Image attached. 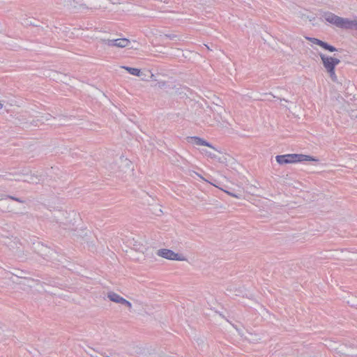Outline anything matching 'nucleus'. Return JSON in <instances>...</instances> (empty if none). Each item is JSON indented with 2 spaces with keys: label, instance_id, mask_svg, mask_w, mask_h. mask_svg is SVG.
I'll return each mask as SVG.
<instances>
[{
  "label": "nucleus",
  "instance_id": "obj_25",
  "mask_svg": "<svg viewBox=\"0 0 357 357\" xmlns=\"http://www.w3.org/2000/svg\"><path fill=\"white\" fill-rule=\"evenodd\" d=\"M220 190H223L225 193H227V195L233 197H236V198H238L239 197L238 195H236V194L233 193V192H231L229 191H227L226 190H223L222 188H220Z\"/></svg>",
  "mask_w": 357,
  "mask_h": 357
},
{
  "label": "nucleus",
  "instance_id": "obj_11",
  "mask_svg": "<svg viewBox=\"0 0 357 357\" xmlns=\"http://www.w3.org/2000/svg\"><path fill=\"white\" fill-rule=\"evenodd\" d=\"M305 38L307 40H309L310 42H311L312 44L319 45L321 47H322L323 49L328 50L329 52H333L336 51V48L335 47L330 45L328 43H326L319 39H317L315 38H311V37H306Z\"/></svg>",
  "mask_w": 357,
  "mask_h": 357
},
{
  "label": "nucleus",
  "instance_id": "obj_8",
  "mask_svg": "<svg viewBox=\"0 0 357 357\" xmlns=\"http://www.w3.org/2000/svg\"><path fill=\"white\" fill-rule=\"evenodd\" d=\"M214 159L217 160L220 163L224 164L225 166L234 169L238 165L236 160L226 153L220 151L215 152Z\"/></svg>",
  "mask_w": 357,
  "mask_h": 357
},
{
  "label": "nucleus",
  "instance_id": "obj_36",
  "mask_svg": "<svg viewBox=\"0 0 357 357\" xmlns=\"http://www.w3.org/2000/svg\"><path fill=\"white\" fill-rule=\"evenodd\" d=\"M0 199H2V195L0 194Z\"/></svg>",
  "mask_w": 357,
  "mask_h": 357
},
{
  "label": "nucleus",
  "instance_id": "obj_24",
  "mask_svg": "<svg viewBox=\"0 0 357 357\" xmlns=\"http://www.w3.org/2000/svg\"><path fill=\"white\" fill-rule=\"evenodd\" d=\"M347 303L352 307H357V297L352 296L349 300L347 301Z\"/></svg>",
  "mask_w": 357,
  "mask_h": 357
},
{
  "label": "nucleus",
  "instance_id": "obj_17",
  "mask_svg": "<svg viewBox=\"0 0 357 357\" xmlns=\"http://www.w3.org/2000/svg\"><path fill=\"white\" fill-rule=\"evenodd\" d=\"M208 149H202L200 152L212 158V159H214V157L215 156V152H217L218 149H216L215 147H213L211 144V146H207Z\"/></svg>",
  "mask_w": 357,
  "mask_h": 357
},
{
  "label": "nucleus",
  "instance_id": "obj_23",
  "mask_svg": "<svg viewBox=\"0 0 357 357\" xmlns=\"http://www.w3.org/2000/svg\"><path fill=\"white\" fill-rule=\"evenodd\" d=\"M153 86L158 87L159 89H167L168 84L167 82L159 79L157 83H154Z\"/></svg>",
  "mask_w": 357,
  "mask_h": 357
},
{
  "label": "nucleus",
  "instance_id": "obj_16",
  "mask_svg": "<svg viewBox=\"0 0 357 357\" xmlns=\"http://www.w3.org/2000/svg\"><path fill=\"white\" fill-rule=\"evenodd\" d=\"M18 283L20 284L24 285V286H27L30 288L34 287L39 284V282L38 280H35L31 278H29V277H27V275L26 276V278L24 280L19 282Z\"/></svg>",
  "mask_w": 357,
  "mask_h": 357
},
{
  "label": "nucleus",
  "instance_id": "obj_5",
  "mask_svg": "<svg viewBox=\"0 0 357 357\" xmlns=\"http://www.w3.org/2000/svg\"><path fill=\"white\" fill-rule=\"evenodd\" d=\"M156 254L158 257L168 260L178 261H187L186 257L183 254L175 252L173 250L167 248L158 250Z\"/></svg>",
  "mask_w": 357,
  "mask_h": 357
},
{
  "label": "nucleus",
  "instance_id": "obj_32",
  "mask_svg": "<svg viewBox=\"0 0 357 357\" xmlns=\"http://www.w3.org/2000/svg\"><path fill=\"white\" fill-rule=\"evenodd\" d=\"M15 201L17 202H20V203H24V201L22 200L20 198L15 199Z\"/></svg>",
  "mask_w": 357,
  "mask_h": 357
},
{
  "label": "nucleus",
  "instance_id": "obj_20",
  "mask_svg": "<svg viewBox=\"0 0 357 357\" xmlns=\"http://www.w3.org/2000/svg\"><path fill=\"white\" fill-rule=\"evenodd\" d=\"M346 29L357 30V17L352 19L347 18Z\"/></svg>",
  "mask_w": 357,
  "mask_h": 357
},
{
  "label": "nucleus",
  "instance_id": "obj_6",
  "mask_svg": "<svg viewBox=\"0 0 357 357\" xmlns=\"http://www.w3.org/2000/svg\"><path fill=\"white\" fill-rule=\"evenodd\" d=\"M107 298L111 302L116 304H120L121 305L125 307L130 312H131L132 310L133 306L132 303L114 291H107Z\"/></svg>",
  "mask_w": 357,
  "mask_h": 357
},
{
  "label": "nucleus",
  "instance_id": "obj_27",
  "mask_svg": "<svg viewBox=\"0 0 357 357\" xmlns=\"http://www.w3.org/2000/svg\"><path fill=\"white\" fill-rule=\"evenodd\" d=\"M21 252H22V250L20 249V248L17 247L16 250L15 251V254L20 257Z\"/></svg>",
  "mask_w": 357,
  "mask_h": 357
},
{
  "label": "nucleus",
  "instance_id": "obj_22",
  "mask_svg": "<svg viewBox=\"0 0 357 357\" xmlns=\"http://www.w3.org/2000/svg\"><path fill=\"white\" fill-rule=\"evenodd\" d=\"M142 77H140L143 81L149 82V77H153V74L150 70L142 71Z\"/></svg>",
  "mask_w": 357,
  "mask_h": 357
},
{
  "label": "nucleus",
  "instance_id": "obj_4",
  "mask_svg": "<svg viewBox=\"0 0 357 357\" xmlns=\"http://www.w3.org/2000/svg\"><path fill=\"white\" fill-rule=\"evenodd\" d=\"M275 160L280 165L291 164L303 161H319L317 158L310 155L295 153L277 155Z\"/></svg>",
  "mask_w": 357,
  "mask_h": 357
},
{
  "label": "nucleus",
  "instance_id": "obj_30",
  "mask_svg": "<svg viewBox=\"0 0 357 357\" xmlns=\"http://www.w3.org/2000/svg\"><path fill=\"white\" fill-rule=\"evenodd\" d=\"M13 244H17V243L15 242V241L12 242V244H10L9 245L10 246V249H11V250H14L15 249V248L13 247Z\"/></svg>",
  "mask_w": 357,
  "mask_h": 357
},
{
  "label": "nucleus",
  "instance_id": "obj_1",
  "mask_svg": "<svg viewBox=\"0 0 357 357\" xmlns=\"http://www.w3.org/2000/svg\"><path fill=\"white\" fill-rule=\"evenodd\" d=\"M59 227L68 234L75 236L77 229L79 215L75 211H59L56 215Z\"/></svg>",
  "mask_w": 357,
  "mask_h": 357
},
{
  "label": "nucleus",
  "instance_id": "obj_34",
  "mask_svg": "<svg viewBox=\"0 0 357 357\" xmlns=\"http://www.w3.org/2000/svg\"><path fill=\"white\" fill-rule=\"evenodd\" d=\"M9 198L15 201V199H17V197H13V196H9Z\"/></svg>",
  "mask_w": 357,
  "mask_h": 357
},
{
  "label": "nucleus",
  "instance_id": "obj_35",
  "mask_svg": "<svg viewBox=\"0 0 357 357\" xmlns=\"http://www.w3.org/2000/svg\"><path fill=\"white\" fill-rule=\"evenodd\" d=\"M212 185H213V186H215V187H218L215 184H213L212 183H211Z\"/></svg>",
  "mask_w": 357,
  "mask_h": 357
},
{
  "label": "nucleus",
  "instance_id": "obj_10",
  "mask_svg": "<svg viewBox=\"0 0 357 357\" xmlns=\"http://www.w3.org/2000/svg\"><path fill=\"white\" fill-rule=\"evenodd\" d=\"M333 106L338 112H342L348 109L349 103L340 94H337L335 98Z\"/></svg>",
  "mask_w": 357,
  "mask_h": 357
},
{
  "label": "nucleus",
  "instance_id": "obj_3",
  "mask_svg": "<svg viewBox=\"0 0 357 357\" xmlns=\"http://www.w3.org/2000/svg\"><path fill=\"white\" fill-rule=\"evenodd\" d=\"M319 55L322 61L324 68L329 77L332 81L337 82V77L335 74V66L340 63V60L337 58L332 57L323 53H319Z\"/></svg>",
  "mask_w": 357,
  "mask_h": 357
},
{
  "label": "nucleus",
  "instance_id": "obj_21",
  "mask_svg": "<svg viewBox=\"0 0 357 357\" xmlns=\"http://www.w3.org/2000/svg\"><path fill=\"white\" fill-rule=\"evenodd\" d=\"M123 68L126 69L129 73L138 77H142V71L135 68L123 66Z\"/></svg>",
  "mask_w": 357,
  "mask_h": 357
},
{
  "label": "nucleus",
  "instance_id": "obj_33",
  "mask_svg": "<svg viewBox=\"0 0 357 357\" xmlns=\"http://www.w3.org/2000/svg\"><path fill=\"white\" fill-rule=\"evenodd\" d=\"M197 174V176H198L199 178H201L202 180H204V181H206V182H208L206 179H205L204 177H202L200 174Z\"/></svg>",
  "mask_w": 357,
  "mask_h": 357
},
{
  "label": "nucleus",
  "instance_id": "obj_7",
  "mask_svg": "<svg viewBox=\"0 0 357 357\" xmlns=\"http://www.w3.org/2000/svg\"><path fill=\"white\" fill-rule=\"evenodd\" d=\"M324 20L338 28L345 29L347 26V18L339 17L332 13H325L323 15Z\"/></svg>",
  "mask_w": 357,
  "mask_h": 357
},
{
  "label": "nucleus",
  "instance_id": "obj_31",
  "mask_svg": "<svg viewBox=\"0 0 357 357\" xmlns=\"http://www.w3.org/2000/svg\"><path fill=\"white\" fill-rule=\"evenodd\" d=\"M280 100L281 104H282V105H284V104L282 103V102H288V100H286V99H284V98H283V99H282V98H280Z\"/></svg>",
  "mask_w": 357,
  "mask_h": 357
},
{
  "label": "nucleus",
  "instance_id": "obj_14",
  "mask_svg": "<svg viewBox=\"0 0 357 357\" xmlns=\"http://www.w3.org/2000/svg\"><path fill=\"white\" fill-rule=\"evenodd\" d=\"M188 140L189 142L197 146H211V144L198 137H190L188 138Z\"/></svg>",
  "mask_w": 357,
  "mask_h": 357
},
{
  "label": "nucleus",
  "instance_id": "obj_28",
  "mask_svg": "<svg viewBox=\"0 0 357 357\" xmlns=\"http://www.w3.org/2000/svg\"><path fill=\"white\" fill-rule=\"evenodd\" d=\"M5 105V101L0 100V109H3Z\"/></svg>",
  "mask_w": 357,
  "mask_h": 357
},
{
  "label": "nucleus",
  "instance_id": "obj_29",
  "mask_svg": "<svg viewBox=\"0 0 357 357\" xmlns=\"http://www.w3.org/2000/svg\"><path fill=\"white\" fill-rule=\"evenodd\" d=\"M167 36L172 40L176 39L177 38V36L176 35H167Z\"/></svg>",
  "mask_w": 357,
  "mask_h": 357
},
{
  "label": "nucleus",
  "instance_id": "obj_12",
  "mask_svg": "<svg viewBox=\"0 0 357 357\" xmlns=\"http://www.w3.org/2000/svg\"><path fill=\"white\" fill-rule=\"evenodd\" d=\"M211 110L213 112V119L215 121H220L222 119V114L225 112L222 106L215 105L213 107H211Z\"/></svg>",
  "mask_w": 357,
  "mask_h": 357
},
{
  "label": "nucleus",
  "instance_id": "obj_18",
  "mask_svg": "<svg viewBox=\"0 0 357 357\" xmlns=\"http://www.w3.org/2000/svg\"><path fill=\"white\" fill-rule=\"evenodd\" d=\"M133 241H134V243L132 245L133 248L136 251L144 252V250H143L144 248V242H145V241H143L141 238H133Z\"/></svg>",
  "mask_w": 357,
  "mask_h": 357
},
{
  "label": "nucleus",
  "instance_id": "obj_19",
  "mask_svg": "<svg viewBox=\"0 0 357 357\" xmlns=\"http://www.w3.org/2000/svg\"><path fill=\"white\" fill-rule=\"evenodd\" d=\"M54 78L55 79H56L57 81L62 82L67 84H70V78L68 75H67L66 74H63L61 73H56V74L54 75Z\"/></svg>",
  "mask_w": 357,
  "mask_h": 357
},
{
  "label": "nucleus",
  "instance_id": "obj_9",
  "mask_svg": "<svg viewBox=\"0 0 357 357\" xmlns=\"http://www.w3.org/2000/svg\"><path fill=\"white\" fill-rule=\"evenodd\" d=\"M102 41L108 46L120 48L128 47L130 44V41L127 38L107 39Z\"/></svg>",
  "mask_w": 357,
  "mask_h": 357
},
{
  "label": "nucleus",
  "instance_id": "obj_15",
  "mask_svg": "<svg viewBox=\"0 0 357 357\" xmlns=\"http://www.w3.org/2000/svg\"><path fill=\"white\" fill-rule=\"evenodd\" d=\"M83 1L84 0H63V3L70 8L80 10V6Z\"/></svg>",
  "mask_w": 357,
  "mask_h": 357
},
{
  "label": "nucleus",
  "instance_id": "obj_2",
  "mask_svg": "<svg viewBox=\"0 0 357 357\" xmlns=\"http://www.w3.org/2000/svg\"><path fill=\"white\" fill-rule=\"evenodd\" d=\"M105 168L108 172L117 176H122L133 171L132 162L124 155L116 156L112 161L108 162Z\"/></svg>",
  "mask_w": 357,
  "mask_h": 357
},
{
  "label": "nucleus",
  "instance_id": "obj_13",
  "mask_svg": "<svg viewBox=\"0 0 357 357\" xmlns=\"http://www.w3.org/2000/svg\"><path fill=\"white\" fill-rule=\"evenodd\" d=\"M10 277H9V279L12 280L13 282L18 283L16 280V279H22L24 280L26 276L28 275V273L22 270H16L13 273H10Z\"/></svg>",
  "mask_w": 357,
  "mask_h": 357
},
{
  "label": "nucleus",
  "instance_id": "obj_26",
  "mask_svg": "<svg viewBox=\"0 0 357 357\" xmlns=\"http://www.w3.org/2000/svg\"><path fill=\"white\" fill-rule=\"evenodd\" d=\"M158 79H159V78L158 77V76H155V75H153V77H149V81L151 80V81L154 82L155 83H157Z\"/></svg>",
  "mask_w": 357,
  "mask_h": 357
}]
</instances>
